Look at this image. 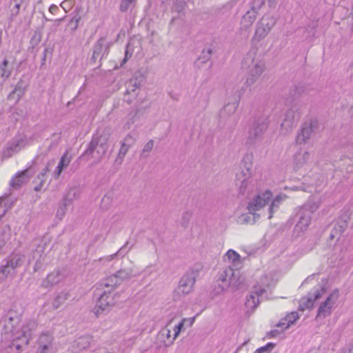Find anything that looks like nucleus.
I'll return each mask as SVG.
<instances>
[{
    "label": "nucleus",
    "instance_id": "obj_1",
    "mask_svg": "<svg viewBox=\"0 0 353 353\" xmlns=\"http://www.w3.org/2000/svg\"><path fill=\"white\" fill-rule=\"evenodd\" d=\"M21 317V310L13 308L8 310L4 316L1 343L8 353H19L29 343L37 327V323L34 319L28 320L19 325Z\"/></svg>",
    "mask_w": 353,
    "mask_h": 353
},
{
    "label": "nucleus",
    "instance_id": "obj_2",
    "mask_svg": "<svg viewBox=\"0 0 353 353\" xmlns=\"http://www.w3.org/2000/svg\"><path fill=\"white\" fill-rule=\"evenodd\" d=\"M242 67L247 70L246 83L249 85L254 84L261 77L265 70L264 62L256 57L254 52H248L244 58Z\"/></svg>",
    "mask_w": 353,
    "mask_h": 353
},
{
    "label": "nucleus",
    "instance_id": "obj_3",
    "mask_svg": "<svg viewBox=\"0 0 353 353\" xmlns=\"http://www.w3.org/2000/svg\"><path fill=\"white\" fill-rule=\"evenodd\" d=\"M95 295L99 296L96 305L93 309V312L96 316H99L103 313L109 312L110 308L116 303V294L109 289L97 288L95 291Z\"/></svg>",
    "mask_w": 353,
    "mask_h": 353
},
{
    "label": "nucleus",
    "instance_id": "obj_4",
    "mask_svg": "<svg viewBox=\"0 0 353 353\" xmlns=\"http://www.w3.org/2000/svg\"><path fill=\"white\" fill-rule=\"evenodd\" d=\"M268 126V117L261 116L256 118L248 128L246 144L250 145L255 144L263 137Z\"/></svg>",
    "mask_w": 353,
    "mask_h": 353
},
{
    "label": "nucleus",
    "instance_id": "obj_5",
    "mask_svg": "<svg viewBox=\"0 0 353 353\" xmlns=\"http://www.w3.org/2000/svg\"><path fill=\"white\" fill-rule=\"evenodd\" d=\"M228 101L221 110L219 116L221 119L225 121L230 116L234 114L239 107L243 94L242 90L234 87L229 93Z\"/></svg>",
    "mask_w": 353,
    "mask_h": 353
},
{
    "label": "nucleus",
    "instance_id": "obj_6",
    "mask_svg": "<svg viewBox=\"0 0 353 353\" xmlns=\"http://www.w3.org/2000/svg\"><path fill=\"white\" fill-rule=\"evenodd\" d=\"M299 109L297 104H294L285 112L281 124L280 134L286 135L292 130L302 114Z\"/></svg>",
    "mask_w": 353,
    "mask_h": 353
},
{
    "label": "nucleus",
    "instance_id": "obj_7",
    "mask_svg": "<svg viewBox=\"0 0 353 353\" xmlns=\"http://www.w3.org/2000/svg\"><path fill=\"white\" fill-rule=\"evenodd\" d=\"M107 141L108 139L105 136L93 137L83 154L92 155L96 159H101L108 148Z\"/></svg>",
    "mask_w": 353,
    "mask_h": 353
},
{
    "label": "nucleus",
    "instance_id": "obj_8",
    "mask_svg": "<svg viewBox=\"0 0 353 353\" xmlns=\"http://www.w3.org/2000/svg\"><path fill=\"white\" fill-rule=\"evenodd\" d=\"M319 128V123L316 119H311L304 122L296 134V144L300 145L306 144Z\"/></svg>",
    "mask_w": 353,
    "mask_h": 353
},
{
    "label": "nucleus",
    "instance_id": "obj_9",
    "mask_svg": "<svg viewBox=\"0 0 353 353\" xmlns=\"http://www.w3.org/2000/svg\"><path fill=\"white\" fill-rule=\"evenodd\" d=\"M276 19L272 16L265 15L257 22L253 40L260 41L272 30L276 24Z\"/></svg>",
    "mask_w": 353,
    "mask_h": 353
},
{
    "label": "nucleus",
    "instance_id": "obj_10",
    "mask_svg": "<svg viewBox=\"0 0 353 353\" xmlns=\"http://www.w3.org/2000/svg\"><path fill=\"white\" fill-rule=\"evenodd\" d=\"M196 274L194 271L186 272L180 279L179 285L175 290L174 296H185L193 291L196 282Z\"/></svg>",
    "mask_w": 353,
    "mask_h": 353
},
{
    "label": "nucleus",
    "instance_id": "obj_11",
    "mask_svg": "<svg viewBox=\"0 0 353 353\" xmlns=\"http://www.w3.org/2000/svg\"><path fill=\"white\" fill-rule=\"evenodd\" d=\"M339 298V290H334L332 291L328 295L326 299L320 305L317 311L316 318L325 319V317L330 316L332 314Z\"/></svg>",
    "mask_w": 353,
    "mask_h": 353
},
{
    "label": "nucleus",
    "instance_id": "obj_12",
    "mask_svg": "<svg viewBox=\"0 0 353 353\" xmlns=\"http://www.w3.org/2000/svg\"><path fill=\"white\" fill-rule=\"evenodd\" d=\"M239 271L230 266L225 268L219 273L218 281H221L220 287L221 290L229 288L230 285L236 286L238 285Z\"/></svg>",
    "mask_w": 353,
    "mask_h": 353
},
{
    "label": "nucleus",
    "instance_id": "obj_13",
    "mask_svg": "<svg viewBox=\"0 0 353 353\" xmlns=\"http://www.w3.org/2000/svg\"><path fill=\"white\" fill-rule=\"evenodd\" d=\"M272 197V192L267 190L264 192H259L258 194L249 202L248 205V210L249 212H253V218L255 217V212L261 210L265 205L268 204Z\"/></svg>",
    "mask_w": 353,
    "mask_h": 353
},
{
    "label": "nucleus",
    "instance_id": "obj_14",
    "mask_svg": "<svg viewBox=\"0 0 353 353\" xmlns=\"http://www.w3.org/2000/svg\"><path fill=\"white\" fill-rule=\"evenodd\" d=\"M26 139L23 136H16L10 141L2 151V158L8 159L14 154L18 153L22 148L26 146Z\"/></svg>",
    "mask_w": 353,
    "mask_h": 353
},
{
    "label": "nucleus",
    "instance_id": "obj_15",
    "mask_svg": "<svg viewBox=\"0 0 353 353\" xmlns=\"http://www.w3.org/2000/svg\"><path fill=\"white\" fill-rule=\"evenodd\" d=\"M266 290L260 285H256L253 287L252 291L247 296L245 303L248 312H252L258 307L260 303V298H262Z\"/></svg>",
    "mask_w": 353,
    "mask_h": 353
},
{
    "label": "nucleus",
    "instance_id": "obj_16",
    "mask_svg": "<svg viewBox=\"0 0 353 353\" xmlns=\"http://www.w3.org/2000/svg\"><path fill=\"white\" fill-rule=\"evenodd\" d=\"M34 245H37V247L32 251V259L35 260L34 270L36 272L41 269L45 263L46 256L45 252L48 245L46 241L41 240L37 244L35 243Z\"/></svg>",
    "mask_w": 353,
    "mask_h": 353
},
{
    "label": "nucleus",
    "instance_id": "obj_17",
    "mask_svg": "<svg viewBox=\"0 0 353 353\" xmlns=\"http://www.w3.org/2000/svg\"><path fill=\"white\" fill-rule=\"evenodd\" d=\"M325 292L324 289L315 290L314 292H310L307 296L303 297L299 303V310L301 311L310 309L313 306L314 302L322 296Z\"/></svg>",
    "mask_w": 353,
    "mask_h": 353
},
{
    "label": "nucleus",
    "instance_id": "obj_18",
    "mask_svg": "<svg viewBox=\"0 0 353 353\" xmlns=\"http://www.w3.org/2000/svg\"><path fill=\"white\" fill-rule=\"evenodd\" d=\"M110 43L107 42L106 37H101L93 48L92 59L95 61L99 57L103 58L108 53Z\"/></svg>",
    "mask_w": 353,
    "mask_h": 353
},
{
    "label": "nucleus",
    "instance_id": "obj_19",
    "mask_svg": "<svg viewBox=\"0 0 353 353\" xmlns=\"http://www.w3.org/2000/svg\"><path fill=\"white\" fill-rule=\"evenodd\" d=\"M296 216L299 218V221L294 227V232L296 236H299L307 230L310 223L311 216L307 212H303L299 210L296 213Z\"/></svg>",
    "mask_w": 353,
    "mask_h": 353
},
{
    "label": "nucleus",
    "instance_id": "obj_20",
    "mask_svg": "<svg viewBox=\"0 0 353 353\" xmlns=\"http://www.w3.org/2000/svg\"><path fill=\"white\" fill-rule=\"evenodd\" d=\"M92 341V337L90 335H84L78 337L72 343L70 350L72 353H79L87 349Z\"/></svg>",
    "mask_w": 353,
    "mask_h": 353
},
{
    "label": "nucleus",
    "instance_id": "obj_21",
    "mask_svg": "<svg viewBox=\"0 0 353 353\" xmlns=\"http://www.w3.org/2000/svg\"><path fill=\"white\" fill-rule=\"evenodd\" d=\"M287 196L284 194L276 195L274 198L270 200V205L268 207V216L269 219H272L274 213L277 211L281 204L287 199Z\"/></svg>",
    "mask_w": 353,
    "mask_h": 353
},
{
    "label": "nucleus",
    "instance_id": "obj_22",
    "mask_svg": "<svg viewBox=\"0 0 353 353\" xmlns=\"http://www.w3.org/2000/svg\"><path fill=\"white\" fill-rule=\"evenodd\" d=\"M63 279V276L59 270L54 271L47 276L42 283V286L46 288L51 287L61 282Z\"/></svg>",
    "mask_w": 353,
    "mask_h": 353
},
{
    "label": "nucleus",
    "instance_id": "obj_23",
    "mask_svg": "<svg viewBox=\"0 0 353 353\" xmlns=\"http://www.w3.org/2000/svg\"><path fill=\"white\" fill-rule=\"evenodd\" d=\"M139 274V272L136 269V266L134 265H132L130 268H122L116 273L121 281L136 276Z\"/></svg>",
    "mask_w": 353,
    "mask_h": 353
},
{
    "label": "nucleus",
    "instance_id": "obj_24",
    "mask_svg": "<svg viewBox=\"0 0 353 353\" xmlns=\"http://www.w3.org/2000/svg\"><path fill=\"white\" fill-rule=\"evenodd\" d=\"M299 318V315L297 312H292L281 319L277 324L278 327H281L282 330H286L291 325L294 324L296 320Z\"/></svg>",
    "mask_w": 353,
    "mask_h": 353
},
{
    "label": "nucleus",
    "instance_id": "obj_25",
    "mask_svg": "<svg viewBox=\"0 0 353 353\" xmlns=\"http://www.w3.org/2000/svg\"><path fill=\"white\" fill-rule=\"evenodd\" d=\"M121 281L116 274H112L103 281L101 283V288L109 289L110 291L114 292L116 287L121 284Z\"/></svg>",
    "mask_w": 353,
    "mask_h": 353
},
{
    "label": "nucleus",
    "instance_id": "obj_26",
    "mask_svg": "<svg viewBox=\"0 0 353 353\" xmlns=\"http://www.w3.org/2000/svg\"><path fill=\"white\" fill-rule=\"evenodd\" d=\"M236 187L239 192V194L244 195L245 194H248L252 192L253 185H252V179H243L241 180H236Z\"/></svg>",
    "mask_w": 353,
    "mask_h": 353
},
{
    "label": "nucleus",
    "instance_id": "obj_27",
    "mask_svg": "<svg viewBox=\"0 0 353 353\" xmlns=\"http://www.w3.org/2000/svg\"><path fill=\"white\" fill-rule=\"evenodd\" d=\"M53 337L49 333H43L38 340V347L52 351Z\"/></svg>",
    "mask_w": 353,
    "mask_h": 353
},
{
    "label": "nucleus",
    "instance_id": "obj_28",
    "mask_svg": "<svg viewBox=\"0 0 353 353\" xmlns=\"http://www.w3.org/2000/svg\"><path fill=\"white\" fill-rule=\"evenodd\" d=\"M71 159H72L71 156L69 154L68 152L66 151L61 157L59 164L55 170V172H54V178L55 179H58L60 176L63 170L65 169V168H67L68 166V165L70 164Z\"/></svg>",
    "mask_w": 353,
    "mask_h": 353
},
{
    "label": "nucleus",
    "instance_id": "obj_29",
    "mask_svg": "<svg viewBox=\"0 0 353 353\" xmlns=\"http://www.w3.org/2000/svg\"><path fill=\"white\" fill-rule=\"evenodd\" d=\"M28 181V170L18 172L10 181V186L14 188H20L23 183Z\"/></svg>",
    "mask_w": 353,
    "mask_h": 353
},
{
    "label": "nucleus",
    "instance_id": "obj_30",
    "mask_svg": "<svg viewBox=\"0 0 353 353\" xmlns=\"http://www.w3.org/2000/svg\"><path fill=\"white\" fill-rule=\"evenodd\" d=\"M24 257V255L20 253H14L7 257L3 262H6L11 267V268H14L15 270L22 265Z\"/></svg>",
    "mask_w": 353,
    "mask_h": 353
},
{
    "label": "nucleus",
    "instance_id": "obj_31",
    "mask_svg": "<svg viewBox=\"0 0 353 353\" xmlns=\"http://www.w3.org/2000/svg\"><path fill=\"white\" fill-rule=\"evenodd\" d=\"M10 237V228L8 225H6L0 232V255L4 252L3 249L8 247Z\"/></svg>",
    "mask_w": 353,
    "mask_h": 353
},
{
    "label": "nucleus",
    "instance_id": "obj_32",
    "mask_svg": "<svg viewBox=\"0 0 353 353\" xmlns=\"http://www.w3.org/2000/svg\"><path fill=\"white\" fill-rule=\"evenodd\" d=\"M350 216L347 214L341 215L338 219L336 223L334 226V230L341 235L348 226V220Z\"/></svg>",
    "mask_w": 353,
    "mask_h": 353
},
{
    "label": "nucleus",
    "instance_id": "obj_33",
    "mask_svg": "<svg viewBox=\"0 0 353 353\" xmlns=\"http://www.w3.org/2000/svg\"><path fill=\"white\" fill-rule=\"evenodd\" d=\"M257 14L252 10H248L241 19V25L246 29L249 28L255 21Z\"/></svg>",
    "mask_w": 353,
    "mask_h": 353
},
{
    "label": "nucleus",
    "instance_id": "obj_34",
    "mask_svg": "<svg viewBox=\"0 0 353 353\" xmlns=\"http://www.w3.org/2000/svg\"><path fill=\"white\" fill-rule=\"evenodd\" d=\"M128 245V242H126L125 244L123 246H122L116 253L101 258L100 261L109 262L114 260L115 257L117 256L123 257L132 248L130 247L128 249H127Z\"/></svg>",
    "mask_w": 353,
    "mask_h": 353
},
{
    "label": "nucleus",
    "instance_id": "obj_35",
    "mask_svg": "<svg viewBox=\"0 0 353 353\" xmlns=\"http://www.w3.org/2000/svg\"><path fill=\"white\" fill-rule=\"evenodd\" d=\"M70 294L67 292H61L57 294L52 301V307L58 309L69 299Z\"/></svg>",
    "mask_w": 353,
    "mask_h": 353
},
{
    "label": "nucleus",
    "instance_id": "obj_36",
    "mask_svg": "<svg viewBox=\"0 0 353 353\" xmlns=\"http://www.w3.org/2000/svg\"><path fill=\"white\" fill-rule=\"evenodd\" d=\"M80 194L79 189L77 187L70 188L67 193L64 195L63 200L68 204L71 205L72 201L77 199Z\"/></svg>",
    "mask_w": 353,
    "mask_h": 353
},
{
    "label": "nucleus",
    "instance_id": "obj_37",
    "mask_svg": "<svg viewBox=\"0 0 353 353\" xmlns=\"http://www.w3.org/2000/svg\"><path fill=\"white\" fill-rule=\"evenodd\" d=\"M225 257L234 265H239L242 263L241 256L233 250H229L225 254Z\"/></svg>",
    "mask_w": 353,
    "mask_h": 353
},
{
    "label": "nucleus",
    "instance_id": "obj_38",
    "mask_svg": "<svg viewBox=\"0 0 353 353\" xmlns=\"http://www.w3.org/2000/svg\"><path fill=\"white\" fill-rule=\"evenodd\" d=\"M319 207V205L316 202L309 201L301 208H300L299 210L303 212H307V213H309V215L311 216L312 213H314L318 210Z\"/></svg>",
    "mask_w": 353,
    "mask_h": 353
},
{
    "label": "nucleus",
    "instance_id": "obj_39",
    "mask_svg": "<svg viewBox=\"0 0 353 353\" xmlns=\"http://www.w3.org/2000/svg\"><path fill=\"white\" fill-rule=\"evenodd\" d=\"M140 83L138 82L137 79H130L127 83V89L125 94H130L131 93L134 94V97L137 95L136 93V90L138 88H139Z\"/></svg>",
    "mask_w": 353,
    "mask_h": 353
},
{
    "label": "nucleus",
    "instance_id": "obj_40",
    "mask_svg": "<svg viewBox=\"0 0 353 353\" xmlns=\"http://www.w3.org/2000/svg\"><path fill=\"white\" fill-rule=\"evenodd\" d=\"M14 272V269L8 265L6 262L3 261L0 270V279H6L8 275L12 274Z\"/></svg>",
    "mask_w": 353,
    "mask_h": 353
},
{
    "label": "nucleus",
    "instance_id": "obj_41",
    "mask_svg": "<svg viewBox=\"0 0 353 353\" xmlns=\"http://www.w3.org/2000/svg\"><path fill=\"white\" fill-rule=\"evenodd\" d=\"M310 159V154L306 151L302 154H297L295 158V162L297 166L301 167L307 163Z\"/></svg>",
    "mask_w": 353,
    "mask_h": 353
},
{
    "label": "nucleus",
    "instance_id": "obj_42",
    "mask_svg": "<svg viewBox=\"0 0 353 353\" xmlns=\"http://www.w3.org/2000/svg\"><path fill=\"white\" fill-rule=\"evenodd\" d=\"M252 157L250 155L245 156L241 163V169H245L248 171L253 172V163Z\"/></svg>",
    "mask_w": 353,
    "mask_h": 353
},
{
    "label": "nucleus",
    "instance_id": "obj_43",
    "mask_svg": "<svg viewBox=\"0 0 353 353\" xmlns=\"http://www.w3.org/2000/svg\"><path fill=\"white\" fill-rule=\"evenodd\" d=\"M69 205L70 204L62 200V203L59 206L57 209L56 217L59 220H62L66 214L67 208Z\"/></svg>",
    "mask_w": 353,
    "mask_h": 353
},
{
    "label": "nucleus",
    "instance_id": "obj_44",
    "mask_svg": "<svg viewBox=\"0 0 353 353\" xmlns=\"http://www.w3.org/2000/svg\"><path fill=\"white\" fill-rule=\"evenodd\" d=\"M248 4L250 6V10L258 13L259 10L264 5L265 0H248Z\"/></svg>",
    "mask_w": 353,
    "mask_h": 353
},
{
    "label": "nucleus",
    "instance_id": "obj_45",
    "mask_svg": "<svg viewBox=\"0 0 353 353\" xmlns=\"http://www.w3.org/2000/svg\"><path fill=\"white\" fill-rule=\"evenodd\" d=\"M8 61L4 59L0 65V76L3 79H8L11 74V72L7 69Z\"/></svg>",
    "mask_w": 353,
    "mask_h": 353
},
{
    "label": "nucleus",
    "instance_id": "obj_46",
    "mask_svg": "<svg viewBox=\"0 0 353 353\" xmlns=\"http://www.w3.org/2000/svg\"><path fill=\"white\" fill-rule=\"evenodd\" d=\"M253 172L241 169V171L236 174V180L252 179Z\"/></svg>",
    "mask_w": 353,
    "mask_h": 353
},
{
    "label": "nucleus",
    "instance_id": "obj_47",
    "mask_svg": "<svg viewBox=\"0 0 353 353\" xmlns=\"http://www.w3.org/2000/svg\"><path fill=\"white\" fill-rule=\"evenodd\" d=\"M23 93L24 90L22 88L21 83L19 82L16 85L15 88L14 89V90L10 93L8 98H14V95L17 94V100H19L23 95Z\"/></svg>",
    "mask_w": 353,
    "mask_h": 353
},
{
    "label": "nucleus",
    "instance_id": "obj_48",
    "mask_svg": "<svg viewBox=\"0 0 353 353\" xmlns=\"http://www.w3.org/2000/svg\"><path fill=\"white\" fill-rule=\"evenodd\" d=\"M129 149L130 147L122 143L118 156L116 159V161L118 162L119 163H121Z\"/></svg>",
    "mask_w": 353,
    "mask_h": 353
},
{
    "label": "nucleus",
    "instance_id": "obj_49",
    "mask_svg": "<svg viewBox=\"0 0 353 353\" xmlns=\"http://www.w3.org/2000/svg\"><path fill=\"white\" fill-rule=\"evenodd\" d=\"M136 0H121L119 6V10L122 12H125L134 3Z\"/></svg>",
    "mask_w": 353,
    "mask_h": 353
},
{
    "label": "nucleus",
    "instance_id": "obj_50",
    "mask_svg": "<svg viewBox=\"0 0 353 353\" xmlns=\"http://www.w3.org/2000/svg\"><path fill=\"white\" fill-rule=\"evenodd\" d=\"M81 17L79 15H75L69 21L68 26L70 28L72 31H74L77 29Z\"/></svg>",
    "mask_w": 353,
    "mask_h": 353
},
{
    "label": "nucleus",
    "instance_id": "obj_51",
    "mask_svg": "<svg viewBox=\"0 0 353 353\" xmlns=\"http://www.w3.org/2000/svg\"><path fill=\"white\" fill-rule=\"evenodd\" d=\"M212 54V49L210 48H204L201 52L199 59L203 63L208 61Z\"/></svg>",
    "mask_w": 353,
    "mask_h": 353
},
{
    "label": "nucleus",
    "instance_id": "obj_52",
    "mask_svg": "<svg viewBox=\"0 0 353 353\" xmlns=\"http://www.w3.org/2000/svg\"><path fill=\"white\" fill-rule=\"evenodd\" d=\"M275 347V344L273 343H268L265 345L256 349L254 353H270L273 348Z\"/></svg>",
    "mask_w": 353,
    "mask_h": 353
},
{
    "label": "nucleus",
    "instance_id": "obj_53",
    "mask_svg": "<svg viewBox=\"0 0 353 353\" xmlns=\"http://www.w3.org/2000/svg\"><path fill=\"white\" fill-rule=\"evenodd\" d=\"M153 146V140H150L149 141H148L141 151V156L143 157H147L148 156V153L152 150Z\"/></svg>",
    "mask_w": 353,
    "mask_h": 353
},
{
    "label": "nucleus",
    "instance_id": "obj_54",
    "mask_svg": "<svg viewBox=\"0 0 353 353\" xmlns=\"http://www.w3.org/2000/svg\"><path fill=\"white\" fill-rule=\"evenodd\" d=\"M192 218V213L190 212H185L181 216V224L183 228H187L189 222Z\"/></svg>",
    "mask_w": 353,
    "mask_h": 353
},
{
    "label": "nucleus",
    "instance_id": "obj_55",
    "mask_svg": "<svg viewBox=\"0 0 353 353\" xmlns=\"http://www.w3.org/2000/svg\"><path fill=\"white\" fill-rule=\"evenodd\" d=\"M132 53H133V50L130 48V43H128L125 47V57L121 63V66H123L127 62V61L130 58H131V57L132 56Z\"/></svg>",
    "mask_w": 353,
    "mask_h": 353
},
{
    "label": "nucleus",
    "instance_id": "obj_56",
    "mask_svg": "<svg viewBox=\"0 0 353 353\" xmlns=\"http://www.w3.org/2000/svg\"><path fill=\"white\" fill-rule=\"evenodd\" d=\"M185 327V325L184 323H183L182 321H180V323L176 325L174 328V337L173 339L170 341V343H172L174 340L179 335L180 332L183 330V327Z\"/></svg>",
    "mask_w": 353,
    "mask_h": 353
},
{
    "label": "nucleus",
    "instance_id": "obj_57",
    "mask_svg": "<svg viewBox=\"0 0 353 353\" xmlns=\"http://www.w3.org/2000/svg\"><path fill=\"white\" fill-rule=\"evenodd\" d=\"M135 141V137L131 133H129L124 138L122 143L130 148L134 143Z\"/></svg>",
    "mask_w": 353,
    "mask_h": 353
},
{
    "label": "nucleus",
    "instance_id": "obj_58",
    "mask_svg": "<svg viewBox=\"0 0 353 353\" xmlns=\"http://www.w3.org/2000/svg\"><path fill=\"white\" fill-rule=\"evenodd\" d=\"M250 215L246 214V215L243 216V222L244 223H254L255 222V219L259 217V215L256 214L255 217L253 218V216H252L253 212H250Z\"/></svg>",
    "mask_w": 353,
    "mask_h": 353
},
{
    "label": "nucleus",
    "instance_id": "obj_59",
    "mask_svg": "<svg viewBox=\"0 0 353 353\" xmlns=\"http://www.w3.org/2000/svg\"><path fill=\"white\" fill-rule=\"evenodd\" d=\"M184 6H185V3L183 1L176 3L172 8V10L174 12H176L178 13H180L183 10Z\"/></svg>",
    "mask_w": 353,
    "mask_h": 353
},
{
    "label": "nucleus",
    "instance_id": "obj_60",
    "mask_svg": "<svg viewBox=\"0 0 353 353\" xmlns=\"http://www.w3.org/2000/svg\"><path fill=\"white\" fill-rule=\"evenodd\" d=\"M14 3V8H12V14L13 16H17L18 14H19V10H20V7H21V4L22 2L21 1H13Z\"/></svg>",
    "mask_w": 353,
    "mask_h": 353
},
{
    "label": "nucleus",
    "instance_id": "obj_61",
    "mask_svg": "<svg viewBox=\"0 0 353 353\" xmlns=\"http://www.w3.org/2000/svg\"><path fill=\"white\" fill-rule=\"evenodd\" d=\"M194 320L195 317L194 316L188 319L183 318L181 321L184 323L185 326L191 327L193 325Z\"/></svg>",
    "mask_w": 353,
    "mask_h": 353
},
{
    "label": "nucleus",
    "instance_id": "obj_62",
    "mask_svg": "<svg viewBox=\"0 0 353 353\" xmlns=\"http://www.w3.org/2000/svg\"><path fill=\"white\" fill-rule=\"evenodd\" d=\"M160 333L163 336H164V335L166 336L167 339H170V338L171 331L169 329L164 328V329L161 330Z\"/></svg>",
    "mask_w": 353,
    "mask_h": 353
},
{
    "label": "nucleus",
    "instance_id": "obj_63",
    "mask_svg": "<svg viewBox=\"0 0 353 353\" xmlns=\"http://www.w3.org/2000/svg\"><path fill=\"white\" fill-rule=\"evenodd\" d=\"M49 171V168L48 166H46V168L41 171V172L40 174H38L37 176V178L38 179H41V176H42L43 178H45L46 175V173Z\"/></svg>",
    "mask_w": 353,
    "mask_h": 353
},
{
    "label": "nucleus",
    "instance_id": "obj_64",
    "mask_svg": "<svg viewBox=\"0 0 353 353\" xmlns=\"http://www.w3.org/2000/svg\"><path fill=\"white\" fill-rule=\"evenodd\" d=\"M59 10V8L56 5H51L49 8V11L52 14H55Z\"/></svg>",
    "mask_w": 353,
    "mask_h": 353
}]
</instances>
